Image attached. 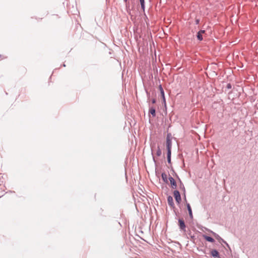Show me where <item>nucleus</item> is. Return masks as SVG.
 Instances as JSON below:
<instances>
[{
  "label": "nucleus",
  "instance_id": "obj_1",
  "mask_svg": "<svg viewBox=\"0 0 258 258\" xmlns=\"http://www.w3.org/2000/svg\"><path fill=\"white\" fill-rule=\"evenodd\" d=\"M158 88L160 93L161 99L162 100V104L164 106V110L165 111V113L167 114V105L166 102V98L164 91L161 85H159Z\"/></svg>",
  "mask_w": 258,
  "mask_h": 258
},
{
  "label": "nucleus",
  "instance_id": "obj_2",
  "mask_svg": "<svg viewBox=\"0 0 258 258\" xmlns=\"http://www.w3.org/2000/svg\"><path fill=\"white\" fill-rule=\"evenodd\" d=\"M166 148L167 152H171L172 149V135L171 133H167L166 138Z\"/></svg>",
  "mask_w": 258,
  "mask_h": 258
},
{
  "label": "nucleus",
  "instance_id": "obj_3",
  "mask_svg": "<svg viewBox=\"0 0 258 258\" xmlns=\"http://www.w3.org/2000/svg\"><path fill=\"white\" fill-rule=\"evenodd\" d=\"M177 220H178L177 225L179 227V230L181 232H183L185 233L186 231V224H185L184 219L183 218H179L177 219Z\"/></svg>",
  "mask_w": 258,
  "mask_h": 258
},
{
  "label": "nucleus",
  "instance_id": "obj_4",
  "mask_svg": "<svg viewBox=\"0 0 258 258\" xmlns=\"http://www.w3.org/2000/svg\"><path fill=\"white\" fill-rule=\"evenodd\" d=\"M171 169L173 172V175L175 176L178 178L179 182V188L183 192V196H185L186 191H185V188L183 183L181 181V179L179 177L177 174L175 172V171L174 170V169L172 166L171 167Z\"/></svg>",
  "mask_w": 258,
  "mask_h": 258
},
{
  "label": "nucleus",
  "instance_id": "obj_5",
  "mask_svg": "<svg viewBox=\"0 0 258 258\" xmlns=\"http://www.w3.org/2000/svg\"><path fill=\"white\" fill-rule=\"evenodd\" d=\"M173 194L176 204L180 207L181 202V197L180 192L178 190L175 189L173 191Z\"/></svg>",
  "mask_w": 258,
  "mask_h": 258
},
{
  "label": "nucleus",
  "instance_id": "obj_6",
  "mask_svg": "<svg viewBox=\"0 0 258 258\" xmlns=\"http://www.w3.org/2000/svg\"><path fill=\"white\" fill-rule=\"evenodd\" d=\"M167 200L168 205L174 210L175 214L177 216V214L174 209L175 208V205L173 202V198L171 196H168L167 197Z\"/></svg>",
  "mask_w": 258,
  "mask_h": 258
},
{
  "label": "nucleus",
  "instance_id": "obj_7",
  "mask_svg": "<svg viewBox=\"0 0 258 258\" xmlns=\"http://www.w3.org/2000/svg\"><path fill=\"white\" fill-rule=\"evenodd\" d=\"M210 232L213 235V236L215 237V238L217 240H218V241L219 242H220V243L222 242V243H224L226 245V246L230 248L229 245L228 244V243L225 240H224L223 238H222L218 234H217L216 233H215L212 231H210Z\"/></svg>",
  "mask_w": 258,
  "mask_h": 258
},
{
  "label": "nucleus",
  "instance_id": "obj_8",
  "mask_svg": "<svg viewBox=\"0 0 258 258\" xmlns=\"http://www.w3.org/2000/svg\"><path fill=\"white\" fill-rule=\"evenodd\" d=\"M168 180H169L170 181V187L172 189H176V188H177V183L175 181V180L171 176V175H169V177H168Z\"/></svg>",
  "mask_w": 258,
  "mask_h": 258
},
{
  "label": "nucleus",
  "instance_id": "obj_9",
  "mask_svg": "<svg viewBox=\"0 0 258 258\" xmlns=\"http://www.w3.org/2000/svg\"><path fill=\"white\" fill-rule=\"evenodd\" d=\"M210 254H211V256H212L214 258H220V253H219V251H218V250L216 249H212L210 251Z\"/></svg>",
  "mask_w": 258,
  "mask_h": 258
},
{
  "label": "nucleus",
  "instance_id": "obj_10",
  "mask_svg": "<svg viewBox=\"0 0 258 258\" xmlns=\"http://www.w3.org/2000/svg\"><path fill=\"white\" fill-rule=\"evenodd\" d=\"M186 209L188 213L189 217L190 220H192L194 219V216L192 214V209L190 205L188 203H186Z\"/></svg>",
  "mask_w": 258,
  "mask_h": 258
},
{
  "label": "nucleus",
  "instance_id": "obj_11",
  "mask_svg": "<svg viewBox=\"0 0 258 258\" xmlns=\"http://www.w3.org/2000/svg\"><path fill=\"white\" fill-rule=\"evenodd\" d=\"M149 115L150 116V115H151L152 117H155L156 115L155 108L153 106H151L150 103H149Z\"/></svg>",
  "mask_w": 258,
  "mask_h": 258
},
{
  "label": "nucleus",
  "instance_id": "obj_12",
  "mask_svg": "<svg viewBox=\"0 0 258 258\" xmlns=\"http://www.w3.org/2000/svg\"><path fill=\"white\" fill-rule=\"evenodd\" d=\"M203 237L206 241H207L208 242H210L211 243H214L215 241V239L213 237H212L210 236L207 235L206 234H203Z\"/></svg>",
  "mask_w": 258,
  "mask_h": 258
},
{
  "label": "nucleus",
  "instance_id": "obj_13",
  "mask_svg": "<svg viewBox=\"0 0 258 258\" xmlns=\"http://www.w3.org/2000/svg\"><path fill=\"white\" fill-rule=\"evenodd\" d=\"M187 235H188V236H187V238H190V240L193 242V243H195V241L196 240V236L194 235H192L191 234V232L189 230L188 232H187Z\"/></svg>",
  "mask_w": 258,
  "mask_h": 258
},
{
  "label": "nucleus",
  "instance_id": "obj_14",
  "mask_svg": "<svg viewBox=\"0 0 258 258\" xmlns=\"http://www.w3.org/2000/svg\"><path fill=\"white\" fill-rule=\"evenodd\" d=\"M161 176L162 179L165 183H168V178L167 177V175L165 172H162L161 173Z\"/></svg>",
  "mask_w": 258,
  "mask_h": 258
},
{
  "label": "nucleus",
  "instance_id": "obj_15",
  "mask_svg": "<svg viewBox=\"0 0 258 258\" xmlns=\"http://www.w3.org/2000/svg\"><path fill=\"white\" fill-rule=\"evenodd\" d=\"M150 146H151V150H152V157H153V160L154 163L155 164H157V161H156V160L155 158V157L154 156L153 152V148H155L156 144L155 143H154L153 144H151Z\"/></svg>",
  "mask_w": 258,
  "mask_h": 258
},
{
  "label": "nucleus",
  "instance_id": "obj_16",
  "mask_svg": "<svg viewBox=\"0 0 258 258\" xmlns=\"http://www.w3.org/2000/svg\"><path fill=\"white\" fill-rule=\"evenodd\" d=\"M167 160L169 164H171V152H167Z\"/></svg>",
  "mask_w": 258,
  "mask_h": 258
},
{
  "label": "nucleus",
  "instance_id": "obj_17",
  "mask_svg": "<svg viewBox=\"0 0 258 258\" xmlns=\"http://www.w3.org/2000/svg\"><path fill=\"white\" fill-rule=\"evenodd\" d=\"M141 5V9L144 12L145 11V0H139Z\"/></svg>",
  "mask_w": 258,
  "mask_h": 258
},
{
  "label": "nucleus",
  "instance_id": "obj_18",
  "mask_svg": "<svg viewBox=\"0 0 258 258\" xmlns=\"http://www.w3.org/2000/svg\"><path fill=\"white\" fill-rule=\"evenodd\" d=\"M196 37L197 39L200 41L203 40V35L199 31L197 33Z\"/></svg>",
  "mask_w": 258,
  "mask_h": 258
},
{
  "label": "nucleus",
  "instance_id": "obj_19",
  "mask_svg": "<svg viewBox=\"0 0 258 258\" xmlns=\"http://www.w3.org/2000/svg\"><path fill=\"white\" fill-rule=\"evenodd\" d=\"M145 92H146V95H147V102H148L149 103H150V98H151V95H150V93L148 91V90L146 88V87H145Z\"/></svg>",
  "mask_w": 258,
  "mask_h": 258
},
{
  "label": "nucleus",
  "instance_id": "obj_20",
  "mask_svg": "<svg viewBox=\"0 0 258 258\" xmlns=\"http://www.w3.org/2000/svg\"><path fill=\"white\" fill-rule=\"evenodd\" d=\"M162 154V151H161V150L160 148V146L159 145H158L157 146V152H156V155L158 157L160 156Z\"/></svg>",
  "mask_w": 258,
  "mask_h": 258
},
{
  "label": "nucleus",
  "instance_id": "obj_21",
  "mask_svg": "<svg viewBox=\"0 0 258 258\" xmlns=\"http://www.w3.org/2000/svg\"><path fill=\"white\" fill-rule=\"evenodd\" d=\"M123 1L125 4V6H126V9H129V8H130L129 0H123Z\"/></svg>",
  "mask_w": 258,
  "mask_h": 258
},
{
  "label": "nucleus",
  "instance_id": "obj_22",
  "mask_svg": "<svg viewBox=\"0 0 258 258\" xmlns=\"http://www.w3.org/2000/svg\"><path fill=\"white\" fill-rule=\"evenodd\" d=\"M5 182V179L3 176H0V185Z\"/></svg>",
  "mask_w": 258,
  "mask_h": 258
},
{
  "label": "nucleus",
  "instance_id": "obj_23",
  "mask_svg": "<svg viewBox=\"0 0 258 258\" xmlns=\"http://www.w3.org/2000/svg\"><path fill=\"white\" fill-rule=\"evenodd\" d=\"M151 101V103L152 104H155L156 103V99L155 98H153L151 100L150 99V101Z\"/></svg>",
  "mask_w": 258,
  "mask_h": 258
},
{
  "label": "nucleus",
  "instance_id": "obj_24",
  "mask_svg": "<svg viewBox=\"0 0 258 258\" xmlns=\"http://www.w3.org/2000/svg\"><path fill=\"white\" fill-rule=\"evenodd\" d=\"M226 88L228 89H230L232 88V85L230 83H228L226 86Z\"/></svg>",
  "mask_w": 258,
  "mask_h": 258
},
{
  "label": "nucleus",
  "instance_id": "obj_25",
  "mask_svg": "<svg viewBox=\"0 0 258 258\" xmlns=\"http://www.w3.org/2000/svg\"><path fill=\"white\" fill-rule=\"evenodd\" d=\"M200 22V19H196V20H195V24H196V25L199 24Z\"/></svg>",
  "mask_w": 258,
  "mask_h": 258
},
{
  "label": "nucleus",
  "instance_id": "obj_26",
  "mask_svg": "<svg viewBox=\"0 0 258 258\" xmlns=\"http://www.w3.org/2000/svg\"><path fill=\"white\" fill-rule=\"evenodd\" d=\"M199 32H200L202 35L203 34L206 33V30H201L199 31Z\"/></svg>",
  "mask_w": 258,
  "mask_h": 258
},
{
  "label": "nucleus",
  "instance_id": "obj_27",
  "mask_svg": "<svg viewBox=\"0 0 258 258\" xmlns=\"http://www.w3.org/2000/svg\"><path fill=\"white\" fill-rule=\"evenodd\" d=\"M184 196V201L185 203V206H186V203H188L187 201V200H186V195L185 194V196Z\"/></svg>",
  "mask_w": 258,
  "mask_h": 258
},
{
  "label": "nucleus",
  "instance_id": "obj_28",
  "mask_svg": "<svg viewBox=\"0 0 258 258\" xmlns=\"http://www.w3.org/2000/svg\"><path fill=\"white\" fill-rule=\"evenodd\" d=\"M62 66L63 67H66V64H65V63H63V64H62Z\"/></svg>",
  "mask_w": 258,
  "mask_h": 258
},
{
  "label": "nucleus",
  "instance_id": "obj_29",
  "mask_svg": "<svg viewBox=\"0 0 258 258\" xmlns=\"http://www.w3.org/2000/svg\"><path fill=\"white\" fill-rule=\"evenodd\" d=\"M10 192H11V193H12V192H15V191H12V190H10Z\"/></svg>",
  "mask_w": 258,
  "mask_h": 258
},
{
  "label": "nucleus",
  "instance_id": "obj_30",
  "mask_svg": "<svg viewBox=\"0 0 258 258\" xmlns=\"http://www.w3.org/2000/svg\"><path fill=\"white\" fill-rule=\"evenodd\" d=\"M2 55L0 54V58L2 57Z\"/></svg>",
  "mask_w": 258,
  "mask_h": 258
}]
</instances>
